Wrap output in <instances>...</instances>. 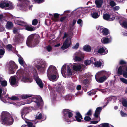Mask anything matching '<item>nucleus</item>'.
<instances>
[{"instance_id": "28", "label": "nucleus", "mask_w": 127, "mask_h": 127, "mask_svg": "<svg viewBox=\"0 0 127 127\" xmlns=\"http://www.w3.org/2000/svg\"><path fill=\"white\" fill-rule=\"evenodd\" d=\"M100 14H98L96 12H93L91 13V16L93 18L96 19L98 18L100 16Z\"/></svg>"}, {"instance_id": "34", "label": "nucleus", "mask_w": 127, "mask_h": 127, "mask_svg": "<svg viewBox=\"0 0 127 127\" xmlns=\"http://www.w3.org/2000/svg\"><path fill=\"white\" fill-rule=\"evenodd\" d=\"M26 72L25 70H24L23 69H20L19 70L17 73V74H18L20 75H24V74H26Z\"/></svg>"}, {"instance_id": "53", "label": "nucleus", "mask_w": 127, "mask_h": 127, "mask_svg": "<svg viewBox=\"0 0 127 127\" xmlns=\"http://www.w3.org/2000/svg\"><path fill=\"white\" fill-rule=\"evenodd\" d=\"M46 49L48 52L51 51H52V47L50 45H48L46 46Z\"/></svg>"}, {"instance_id": "64", "label": "nucleus", "mask_w": 127, "mask_h": 127, "mask_svg": "<svg viewBox=\"0 0 127 127\" xmlns=\"http://www.w3.org/2000/svg\"><path fill=\"white\" fill-rule=\"evenodd\" d=\"M112 101L113 102H115L117 98L116 97L112 96Z\"/></svg>"}, {"instance_id": "21", "label": "nucleus", "mask_w": 127, "mask_h": 127, "mask_svg": "<svg viewBox=\"0 0 127 127\" xmlns=\"http://www.w3.org/2000/svg\"><path fill=\"white\" fill-rule=\"evenodd\" d=\"M57 73L56 68L54 66L51 65L49 67L47 72V74H53Z\"/></svg>"}, {"instance_id": "40", "label": "nucleus", "mask_w": 127, "mask_h": 127, "mask_svg": "<svg viewBox=\"0 0 127 127\" xmlns=\"http://www.w3.org/2000/svg\"><path fill=\"white\" fill-rule=\"evenodd\" d=\"M67 73L68 76H70L72 75V72L71 71V69L68 66L67 68Z\"/></svg>"}, {"instance_id": "17", "label": "nucleus", "mask_w": 127, "mask_h": 127, "mask_svg": "<svg viewBox=\"0 0 127 127\" xmlns=\"http://www.w3.org/2000/svg\"><path fill=\"white\" fill-rule=\"evenodd\" d=\"M47 77L49 79L52 81H55L57 80L58 78V76L57 73L53 74H48Z\"/></svg>"}, {"instance_id": "49", "label": "nucleus", "mask_w": 127, "mask_h": 127, "mask_svg": "<svg viewBox=\"0 0 127 127\" xmlns=\"http://www.w3.org/2000/svg\"><path fill=\"white\" fill-rule=\"evenodd\" d=\"M120 113L122 117H126L127 116V114L124 113L122 111H121Z\"/></svg>"}, {"instance_id": "52", "label": "nucleus", "mask_w": 127, "mask_h": 127, "mask_svg": "<svg viewBox=\"0 0 127 127\" xmlns=\"http://www.w3.org/2000/svg\"><path fill=\"white\" fill-rule=\"evenodd\" d=\"M126 64V62L123 60H120L119 61V64L120 65L124 64Z\"/></svg>"}, {"instance_id": "60", "label": "nucleus", "mask_w": 127, "mask_h": 127, "mask_svg": "<svg viewBox=\"0 0 127 127\" xmlns=\"http://www.w3.org/2000/svg\"><path fill=\"white\" fill-rule=\"evenodd\" d=\"M79 46V43H77L73 47V48L74 49H77L78 48Z\"/></svg>"}, {"instance_id": "47", "label": "nucleus", "mask_w": 127, "mask_h": 127, "mask_svg": "<svg viewBox=\"0 0 127 127\" xmlns=\"http://www.w3.org/2000/svg\"><path fill=\"white\" fill-rule=\"evenodd\" d=\"M26 122L29 127H35V126L33 125V124L32 123L29 122Z\"/></svg>"}, {"instance_id": "14", "label": "nucleus", "mask_w": 127, "mask_h": 127, "mask_svg": "<svg viewBox=\"0 0 127 127\" xmlns=\"http://www.w3.org/2000/svg\"><path fill=\"white\" fill-rule=\"evenodd\" d=\"M74 55L75 56L74 60L76 61H80L83 58V53L80 51L76 52Z\"/></svg>"}, {"instance_id": "19", "label": "nucleus", "mask_w": 127, "mask_h": 127, "mask_svg": "<svg viewBox=\"0 0 127 127\" xmlns=\"http://www.w3.org/2000/svg\"><path fill=\"white\" fill-rule=\"evenodd\" d=\"M29 109L27 107L24 108L21 111V115L22 118L25 119V116L29 112Z\"/></svg>"}, {"instance_id": "26", "label": "nucleus", "mask_w": 127, "mask_h": 127, "mask_svg": "<svg viewBox=\"0 0 127 127\" xmlns=\"http://www.w3.org/2000/svg\"><path fill=\"white\" fill-rule=\"evenodd\" d=\"M101 110V107H97L95 113L94 114V116L96 117H98Z\"/></svg>"}, {"instance_id": "54", "label": "nucleus", "mask_w": 127, "mask_h": 127, "mask_svg": "<svg viewBox=\"0 0 127 127\" xmlns=\"http://www.w3.org/2000/svg\"><path fill=\"white\" fill-rule=\"evenodd\" d=\"M38 23V21L37 19H34L32 21V24L33 25H36Z\"/></svg>"}, {"instance_id": "38", "label": "nucleus", "mask_w": 127, "mask_h": 127, "mask_svg": "<svg viewBox=\"0 0 127 127\" xmlns=\"http://www.w3.org/2000/svg\"><path fill=\"white\" fill-rule=\"evenodd\" d=\"M24 37L23 35H21L20 34H19L18 39L16 40L15 41L16 42L18 41L21 42V41H22L23 40Z\"/></svg>"}, {"instance_id": "16", "label": "nucleus", "mask_w": 127, "mask_h": 127, "mask_svg": "<svg viewBox=\"0 0 127 127\" xmlns=\"http://www.w3.org/2000/svg\"><path fill=\"white\" fill-rule=\"evenodd\" d=\"M71 44V39L70 38L68 37L64 43L61 47V49L63 50L66 49L68 48Z\"/></svg>"}, {"instance_id": "30", "label": "nucleus", "mask_w": 127, "mask_h": 127, "mask_svg": "<svg viewBox=\"0 0 127 127\" xmlns=\"http://www.w3.org/2000/svg\"><path fill=\"white\" fill-rule=\"evenodd\" d=\"M17 55L19 57L18 60L20 64L21 65H24V61L23 58L19 54H17Z\"/></svg>"}, {"instance_id": "37", "label": "nucleus", "mask_w": 127, "mask_h": 127, "mask_svg": "<svg viewBox=\"0 0 127 127\" xmlns=\"http://www.w3.org/2000/svg\"><path fill=\"white\" fill-rule=\"evenodd\" d=\"M99 125L102 126L103 127H109L110 126L112 127H113V126L107 123H104L101 124Z\"/></svg>"}, {"instance_id": "9", "label": "nucleus", "mask_w": 127, "mask_h": 127, "mask_svg": "<svg viewBox=\"0 0 127 127\" xmlns=\"http://www.w3.org/2000/svg\"><path fill=\"white\" fill-rule=\"evenodd\" d=\"M46 64L45 61H38L35 64V66L40 72L44 71L45 69Z\"/></svg>"}, {"instance_id": "42", "label": "nucleus", "mask_w": 127, "mask_h": 127, "mask_svg": "<svg viewBox=\"0 0 127 127\" xmlns=\"http://www.w3.org/2000/svg\"><path fill=\"white\" fill-rule=\"evenodd\" d=\"M112 96L106 98L105 100L106 101V104L107 105L110 101H112Z\"/></svg>"}, {"instance_id": "13", "label": "nucleus", "mask_w": 127, "mask_h": 127, "mask_svg": "<svg viewBox=\"0 0 127 127\" xmlns=\"http://www.w3.org/2000/svg\"><path fill=\"white\" fill-rule=\"evenodd\" d=\"M34 77L38 85L41 88L43 87V84L41 79L39 78L36 70L33 74Z\"/></svg>"}, {"instance_id": "57", "label": "nucleus", "mask_w": 127, "mask_h": 127, "mask_svg": "<svg viewBox=\"0 0 127 127\" xmlns=\"http://www.w3.org/2000/svg\"><path fill=\"white\" fill-rule=\"evenodd\" d=\"M84 120L86 121H89L91 119V118L88 116H86L84 118Z\"/></svg>"}, {"instance_id": "10", "label": "nucleus", "mask_w": 127, "mask_h": 127, "mask_svg": "<svg viewBox=\"0 0 127 127\" xmlns=\"http://www.w3.org/2000/svg\"><path fill=\"white\" fill-rule=\"evenodd\" d=\"M8 68L9 73V74H13L18 68V66L16 65L14 61H11L9 63Z\"/></svg>"}, {"instance_id": "5", "label": "nucleus", "mask_w": 127, "mask_h": 127, "mask_svg": "<svg viewBox=\"0 0 127 127\" xmlns=\"http://www.w3.org/2000/svg\"><path fill=\"white\" fill-rule=\"evenodd\" d=\"M30 4V3L29 1H24L21 4L19 3H18L17 6L21 10L25 11L27 10L28 8L30 10H32L33 6Z\"/></svg>"}, {"instance_id": "62", "label": "nucleus", "mask_w": 127, "mask_h": 127, "mask_svg": "<svg viewBox=\"0 0 127 127\" xmlns=\"http://www.w3.org/2000/svg\"><path fill=\"white\" fill-rule=\"evenodd\" d=\"M13 104L15 106H16V107L19 106H21L23 104H21L20 103H14Z\"/></svg>"}, {"instance_id": "29", "label": "nucleus", "mask_w": 127, "mask_h": 127, "mask_svg": "<svg viewBox=\"0 0 127 127\" xmlns=\"http://www.w3.org/2000/svg\"><path fill=\"white\" fill-rule=\"evenodd\" d=\"M82 65L80 64H76L73 66V69L75 71H79L81 69Z\"/></svg>"}, {"instance_id": "58", "label": "nucleus", "mask_w": 127, "mask_h": 127, "mask_svg": "<svg viewBox=\"0 0 127 127\" xmlns=\"http://www.w3.org/2000/svg\"><path fill=\"white\" fill-rule=\"evenodd\" d=\"M13 33L15 34H18L19 32V30L16 28L13 30Z\"/></svg>"}, {"instance_id": "51", "label": "nucleus", "mask_w": 127, "mask_h": 127, "mask_svg": "<svg viewBox=\"0 0 127 127\" xmlns=\"http://www.w3.org/2000/svg\"><path fill=\"white\" fill-rule=\"evenodd\" d=\"M9 98L13 100H18L19 99L18 97L14 96H12L11 97H9Z\"/></svg>"}, {"instance_id": "46", "label": "nucleus", "mask_w": 127, "mask_h": 127, "mask_svg": "<svg viewBox=\"0 0 127 127\" xmlns=\"http://www.w3.org/2000/svg\"><path fill=\"white\" fill-rule=\"evenodd\" d=\"M91 62L92 63V62L91 61V60L90 61L87 60L85 61L84 64L86 65H90Z\"/></svg>"}, {"instance_id": "50", "label": "nucleus", "mask_w": 127, "mask_h": 127, "mask_svg": "<svg viewBox=\"0 0 127 127\" xmlns=\"http://www.w3.org/2000/svg\"><path fill=\"white\" fill-rule=\"evenodd\" d=\"M1 84L3 87H5L7 85V82L6 81L4 80L2 81L1 82Z\"/></svg>"}, {"instance_id": "23", "label": "nucleus", "mask_w": 127, "mask_h": 127, "mask_svg": "<svg viewBox=\"0 0 127 127\" xmlns=\"http://www.w3.org/2000/svg\"><path fill=\"white\" fill-rule=\"evenodd\" d=\"M46 116H43L42 114L38 112L36 114L35 116V118L36 119H41L42 120H45L46 119Z\"/></svg>"}, {"instance_id": "41", "label": "nucleus", "mask_w": 127, "mask_h": 127, "mask_svg": "<svg viewBox=\"0 0 127 127\" xmlns=\"http://www.w3.org/2000/svg\"><path fill=\"white\" fill-rule=\"evenodd\" d=\"M99 91L101 92L104 94L108 93L109 92V89H100Z\"/></svg>"}, {"instance_id": "36", "label": "nucleus", "mask_w": 127, "mask_h": 127, "mask_svg": "<svg viewBox=\"0 0 127 127\" xmlns=\"http://www.w3.org/2000/svg\"><path fill=\"white\" fill-rule=\"evenodd\" d=\"M22 80L25 82H31V80L29 78L26 76L23 77Z\"/></svg>"}, {"instance_id": "11", "label": "nucleus", "mask_w": 127, "mask_h": 127, "mask_svg": "<svg viewBox=\"0 0 127 127\" xmlns=\"http://www.w3.org/2000/svg\"><path fill=\"white\" fill-rule=\"evenodd\" d=\"M34 38L33 35H30L27 38L26 41V44L29 47H33L35 46L36 44L38 43V42H35V43L32 41V39Z\"/></svg>"}, {"instance_id": "31", "label": "nucleus", "mask_w": 127, "mask_h": 127, "mask_svg": "<svg viewBox=\"0 0 127 127\" xmlns=\"http://www.w3.org/2000/svg\"><path fill=\"white\" fill-rule=\"evenodd\" d=\"M2 89L1 88H0V99H1L3 102L5 103H7V101L2 99V98L4 97L3 95V94H2Z\"/></svg>"}, {"instance_id": "7", "label": "nucleus", "mask_w": 127, "mask_h": 127, "mask_svg": "<svg viewBox=\"0 0 127 127\" xmlns=\"http://www.w3.org/2000/svg\"><path fill=\"white\" fill-rule=\"evenodd\" d=\"M14 6L11 2L7 1H2L0 3V7L5 9H12L14 8Z\"/></svg>"}, {"instance_id": "43", "label": "nucleus", "mask_w": 127, "mask_h": 127, "mask_svg": "<svg viewBox=\"0 0 127 127\" xmlns=\"http://www.w3.org/2000/svg\"><path fill=\"white\" fill-rule=\"evenodd\" d=\"M65 65H64L61 68V72L63 75V74L65 73Z\"/></svg>"}, {"instance_id": "8", "label": "nucleus", "mask_w": 127, "mask_h": 127, "mask_svg": "<svg viewBox=\"0 0 127 127\" xmlns=\"http://www.w3.org/2000/svg\"><path fill=\"white\" fill-rule=\"evenodd\" d=\"M64 118L65 120L68 122L74 121L75 119L73 117V114L70 110L67 109L64 110Z\"/></svg>"}, {"instance_id": "45", "label": "nucleus", "mask_w": 127, "mask_h": 127, "mask_svg": "<svg viewBox=\"0 0 127 127\" xmlns=\"http://www.w3.org/2000/svg\"><path fill=\"white\" fill-rule=\"evenodd\" d=\"M5 52V50L4 49H0V58H2Z\"/></svg>"}, {"instance_id": "12", "label": "nucleus", "mask_w": 127, "mask_h": 127, "mask_svg": "<svg viewBox=\"0 0 127 127\" xmlns=\"http://www.w3.org/2000/svg\"><path fill=\"white\" fill-rule=\"evenodd\" d=\"M91 60L92 61V63L94 64V65L96 67H100L101 66L103 67V66L104 62L101 59L96 61V58L92 57L91 58Z\"/></svg>"}, {"instance_id": "24", "label": "nucleus", "mask_w": 127, "mask_h": 127, "mask_svg": "<svg viewBox=\"0 0 127 127\" xmlns=\"http://www.w3.org/2000/svg\"><path fill=\"white\" fill-rule=\"evenodd\" d=\"M75 118L76 121L79 122H80L81 121V119H82V115L78 112H76Z\"/></svg>"}, {"instance_id": "4", "label": "nucleus", "mask_w": 127, "mask_h": 127, "mask_svg": "<svg viewBox=\"0 0 127 127\" xmlns=\"http://www.w3.org/2000/svg\"><path fill=\"white\" fill-rule=\"evenodd\" d=\"M14 22L15 24L22 26L23 28H21V29H25L29 31H33L35 30V28L29 26L26 22L20 21L18 19H16L15 20Z\"/></svg>"}, {"instance_id": "61", "label": "nucleus", "mask_w": 127, "mask_h": 127, "mask_svg": "<svg viewBox=\"0 0 127 127\" xmlns=\"http://www.w3.org/2000/svg\"><path fill=\"white\" fill-rule=\"evenodd\" d=\"M78 24H79L80 25L82 26V20L81 19H79L77 22Z\"/></svg>"}, {"instance_id": "55", "label": "nucleus", "mask_w": 127, "mask_h": 127, "mask_svg": "<svg viewBox=\"0 0 127 127\" xmlns=\"http://www.w3.org/2000/svg\"><path fill=\"white\" fill-rule=\"evenodd\" d=\"M12 46L10 44H8L7 45L6 48L9 51H11V50Z\"/></svg>"}, {"instance_id": "25", "label": "nucleus", "mask_w": 127, "mask_h": 127, "mask_svg": "<svg viewBox=\"0 0 127 127\" xmlns=\"http://www.w3.org/2000/svg\"><path fill=\"white\" fill-rule=\"evenodd\" d=\"M125 67L123 66H120L118 68L117 71V73L118 74L120 75H122L123 73L125 71Z\"/></svg>"}, {"instance_id": "44", "label": "nucleus", "mask_w": 127, "mask_h": 127, "mask_svg": "<svg viewBox=\"0 0 127 127\" xmlns=\"http://www.w3.org/2000/svg\"><path fill=\"white\" fill-rule=\"evenodd\" d=\"M122 104L125 107H127V101L125 99H123L122 101Z\"/></svg>"}, {"instance_id": "32", "label": "nucleus", "mask_w": 127, "mask_h": 127, "mask_svg": "<svg viewBox=\"0 0 127 127\" xmlns=\"http://www.w3.org/2000/svg\"><path fill=\"white\" fill-rule=\"evenodd\" d=\"M83 49L84 50L88 52H90L91 50V47L88 45H86L84 46L83 47Z\"/></svg>"}, {"instance_id": "27", "label": "nucleus", "mask_w": 127, "mask_h": 127, "mask_svg": "<svg viewBox=\"0 0 127 127\" xmlns=\"http://www.w3.org/2000/svg\"><path fill=\"white\" fill-rule=\"evenodd\" d=\"M103 2V0H96L95 2L96 5L97 7L100 8L102 5Z\"/></svg>"}, {"instance_id": "15", "label": "nucleus", "mask_w": 127, "mask_h": 127, "mask_svg": "<svg viewBox=\"0 0 127 127\" xmlns=\"http://www.w3.org/2000/svg\"><path fill=\"white\" fill-rule=\"evenodd\" d=\"M96 29L102 33L103 35L106 36L108 34V30L106 28H104L102 26H98L96 27Z\"/></svg>"}, {"instance_id": "3", "label": "nucleus", "mask_w": 127, "mask_h": 127, "mask_svg": "<svg viewBox=\"0 0 127 127\" xmlns=\"http://www.w3.org/2000/svg\"><path fill=\"white\" fill-rule=\"evenodd\" d=\"M110 74L109 72L104 70L99 71L96 74V80L99 83H103L107 80Z\"/></svg>"}, {"instance_id": "22", "label": "nucleus", "mask_w": 127, "mask_h": 127, "mask_svg": "<svg viewBox=\"0 0 127 127\" xmlns=\"http://www.w3.org/2000/svg\"><path fill=\"white\" fill-rule=\"evenodd\" d=\"M111 41L112 38L111 37L109 38L107 37H103L101 40V42L104 44L109 43L111 42Z\"/></svg>"}, {"instance_id": "59", "label": "nucleus", "mask_w": 127, "mask_h": 127, "mask_svg": "<svg viewBox=\"0 0 127 127\" xmlns=\"http://www.w3.org/2000/svg\"><path fill=\"white\" fill-rule=\"evenodd\" d=\"M44 0H34V1L35 3H39L42 2Z\"/></svg>"}, {"instance_id": "18", "label": "nucleus", "mask_w": 127, "mask_h": 127, "mask_svg": "<svg viewBox=\"0 0 127 127\" xmlns=\"http://www.w3.org/2000/svg\"><path fill=\"white\" fill-rule=\"evenodd\" d=\"M18 80L16 76H11L9 79V81L11 85H16L18 82Z\"/></svg>"}, {"instance_id": "63", "label": "nucleus", "mask_w": 127, "mask_h": 127, "mask_svg": "<svg viewBox=\"0 0 127 127\" xmlns=\"http://www.w3.org/2000/svg\"><path fill=\"white\" fill-rule=\"evenodd\" d=\"M122 74L124 77L127 78V71H125Z\"/></svg>"}, {"instance_id": "56", "label": "nucleus", "mask_w": 127, "mask_h": 127, "mask_svg": "<svg viewBox=\"0 0 127 127\" xmlns=\"http://www.w3.org/2000/svg\"><path fill=\"white\" fill-rule=\"evenodd\" d=\"M110 4L111 6H114L116 5V4L113 1H111L110 3Z\"/></svg>"}, {"instance_id": "20", "label": "nucleus", "mask_w": 127, "mask_h": 127, "mask_svg": "<svg viewBox=\"0 0 127 127\" xmlns=\"http://www.w3.org/2000/svg\"><path fill=\"white\" fill-rule=\"evenodd\" d=\"M103 17L104 19L109 21H112L115 19L114 16L113 15H110L107 14H104L103 16Z\"/></svg>"}, {"instance_id": "35", "label": "nucleus", "mask_w": 127, "mask_h": 127, "mask_svg": "<svg viewBox=\"0 0 127 127\" xmlns=\"http://www.w3.org/2000/svg\"><path fill=\"white\" fill-rule=\"evenodd\" d=\"M52 19L55 21H57L59 20V15L58 14L55 13L53 16Z\"/></svg>"}, {"instance_id": "33", "label": "nucleus", "mask_w": 127, "mask_h": 127, "mask_svg": "<svg viewBox=\"0 0 127 127\" xmlns=\"http://www.w3.org/2000/svg\"><path fill=\"white\" fill-rule=\"evenodd\" d=\"M13 26V24L12 22H8L6 25V28L8 29H11Z\"/></svg>"}, {"instance_id": "6", "label": "nucleus", "mask_w": 127, "mask_h": 127, "mask_svg": "<svg viewBox=\"0 0 127 127\" xmlns=\"http://www.w3.org/2000/svg\"><path fill=\"white\" fill-rule=\"evenodd\" d=\"M108 52L107 49L104 46H98L94 49V53L95 54H100V55H105Z\"/></svg>"}, {"instance_id": "1", "label": "nucleus", "mask_w": 127, "mask_h": 127, "mask_svg": "<svg viewBox=\"0 0 127 127\" xmlns=\"http://www.w3.org/2000/svg\"><path fill=\"white\" fill-rule=\"evenodd\" d=\"M31 97H32L31 98V100L27 102V103L29 104L32 102H34L36 104V109L41 108L44 103L42 98L39 96H33L32 95L26 94L23 95L22 98L23 99H25Z\"/></svg>"}, {"instance_id": "2", "label": "nucleus", "mask_w": 127, "mask_h": 127, "mask_svg": "<svg viewBox=\"0 0 127 127\" xmlns=\"http://www.w3.org/2000/svg\"><path fill=\"white\" fill-rule=\"evenodd\" d=\"M1 117L2 124L10 125L13 123V119L8 112L5 111L2 112Z\"/></svg>"}, {"instance_id": "48", "label": "nucleus", "mask_w": 127, "mask_h": 127, "mask_svg": "<svg viewBox=\"0 0 127 127\" xmlns=\"http://www.w3.org/2000/svg\"><path fill=\"white\" fill-rule=\"evenodd\" d=\"M120 80L121 82L123 83L127 84V80L126 79L124 78H120Z\"/></svg>"}, {"instance_id": "39", "label": "nucleus", "mask_w": 127, "mask_h": 127, "mask_svg": "<svg viewBox=\"0 0 127 127\" xmlns=\"http://www.w3.org/2000/svg\"><path fill=\"white\" fill-rule=\"evenodd\" d=\"M119 23L121 25L126 29H127V22H124L122 23L121 21H119Z\"/></svg>"}]
</instances>
